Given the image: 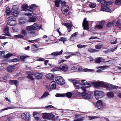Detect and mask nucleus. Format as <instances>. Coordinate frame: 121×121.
Returning a JSON list of instances; mask_svg holds the SVG:
<instances>
[{
  "label": "nucleus",
  "instance_id": "nucleus-1",
  "mask_svg": "<svg viewBox=\"0 0 121 121\" xmlns=\"http://www.w3.org/2000/svg\"><path fill=\"white\" fill-rule=\"evenodd\" d=\"M39 28V25L35 23L32 25L28 26L26 27V29L30 32V34H35V30Z\"/></svg>",
  "mask_w": 121,
  "mask_h": 121
},
{
  "label": "nucleus",
  "instance_id": "nucleus-2",
  "mask_svg": "<svg viewBox=\"0 0 121 121\" xmlns=\"http://www.w3.org/2000/svg\"><path fill=\"white\" fill-rule=\"evenodd\" d=\"M42 116L44 119L53 120L55 119V116L52 113H43L42 114Z\"/></svg>",
  "mask_w": 121,
  "mask_h": 121
},
{
  "label": "nucleus",
  "instance_id": "nucleus-3",
  "mask_svg": "<svg viewBox=\"0 0 121 121\" xmlns=\"http://www.w3.org/2000/svg\"><path fill=\"white\" fill-rule=\"evenodd\" d=\"M22 7L23 10L28 12L26 13V15L29 17H31L34 14L32 11L29 9H27L28 8V6L26 4H23L22 5Z\"/></svg>",
  "mask_w": 121,
  "mask_h": 121
},
{
  "label": "nucleus",
  "instance_id": "nucleus-4",
  "mask_svg": "<svg viewBox=\"0 0 121 121\" xmlns=\"http://www.w3.org/2000/svg\"><path fill=\"white\" fill-rule=\"evenodd\" d=\"M16 24L17 21L14 17L12 16L8 17V25L13 26Z\"/></svg>",
  "mask_w": 121,
  "mask_h": 121
},
{
  "label": "nucleus",
  "instance_id": "nucleus-5",
  "mask_svg": "<svg viewBox=\"0 0 121 121\" xmlns=\"http://www.w3.org/2000/svg\"><path fill=\"white\" fill-rule=\"evenodd\" d=\"M21 117L25 121H29L30 120L31 115L29 113H22L20 114Z\"/></svg>",
  "mask_w": 121,
  "mask_h": 121
},
{
  "label": "nucleus",
  "instance_id": "nucleus-6",
  "mask_svg": "<svg viewBox=\"0 0 121 121\" xmlns=\"http://www.w3.org/2000/svg\"><path fill=\"white\" fill-rule=\"evenodd\" d=\"M56 82L60 85H63L65 84V81L63 78L61 76L57 77L56 78Z\"/></svg>",
  "mask_w": 121,
  "mask_h": 121
},
{
  "label": "nucleus",
  "instance_id": "nucleus-7",
  "mask_svg": "<svg viewBox=\"0 0 121 121\" xmlns=\"http://www.w3.org/2000/svg\"><path fill=\"white\" fill-rule=\"evenodd\" d=\"M68 6L66 5H63L61 7V10L62 13L65 15L68 14V12L69 10Z\"/></svg>",
  "mask_w": 121,
  "mask_h": 121
},
{
  "label": "nucleus",
  "instance_id": "nucleus-8",
  "mask_svg": "<svg viewBox=\"0 0 121 121\" xmlns=\"http://www.w3.org/2000/svg\"><path fill=\"white\" fill-rule=\"evenodd\" d=\"M73 94L70 92H68L66 93L65 94H58L57 93L56 94V97H64L66 95V96L68 98H71Z\"/></svg>",
  "mask_w": 121,
  "mask_h": 121
},
{
  "label": "nucleus",
  "instance_id": "nucleus-9",
  "mask_svg": "<svg viewBox=\"0 0 121 121\" xmlns=\"http://www.w3.org/2000/svg\"><path fill=\"white\" fill-rule=\"evenodd\" d=\"M86 90L84 92L82 93V96L83 98L86 99H89L91 98V96L92 93H91L90 92H86Z\"/></svg>",
  "mask_w": 121,
  "mask_h": 121
},
{
  "label": "nucleus",
  "instance_id": "nucleus-10",
  "mask_svg": "<svg viewBox=\"0 0 121 121\" xmlns=\"http://www.w3.org/2000/svg\"><path fill=\"white\" fill-rule=\"evenodd\" d=\"M82 27L84 28L83 29L88 30L89 29L88 21H87L86 18H84L82 23Z\"/></svg>",
  "mask_w": 121,
  "mask_h": 121
},
{
  "label": "nucleus",
  "instance_id": "nucleus-11",
  "mask_svg": "<svg viewBox=\"0 0 121 121\" xmlns=\"http://www.w3.org/2000/svg\"><path fill=\"white\" fill-rule=\"evenodd\" d=\"M19 12V10H16L13 11H11L9 8H8V15L11 14L13 16L17 17L18 15Z\"/></svg>",
  "mask_w": 121,
  "mask_h": 121
},
{
  "label": "nucleus",
  "instance_id": "nucleus-12",
  "mask_svg": "<svg viewBox=\"0 0 121 121\" xmlns=\"http://www.w3.org/2000/svg\"><path fill=\"white\" fill-rule=\"evenodd\" d=\"M96 106L99 110H102L104 108L102 101L101 100L98 101L96 103Z\"/></svg>",
  "mask_w": 121,
  "mask_h": 121
},
{
  "label": "nucleus",
  "instance_id": "nucleus-13",
  "mask_svg": "<svg viewBox=\"0 0 121 121\" xmlns=\"http://www.w3.org/2000/svg\"><path fill=\"white\" fill-rule=\"evenodd\" d=\"M102 92L101 91H96L94 93L95 98L98 100L100 99L102 97Z\"/></svg>",
  "mask_w": 121,
  "mask_h": 121
},
{
  "label": "nucleus",
  "instance_id": "nucleus-14",
  "mask_svg": "<svg viewBox=\"0 0 121 121\" xmlns=\"http://www.w3.org/2000/svg\"><path fill=\"white\" fill-rule=\"evenodd\" d=\"M63 25L67 27L69 32H70L71 31V28L73 26L71 23H64Z\"/></svg>",
  "mask_w": 121,
  "mask_h": 121
},
{
  "label": "nucleus",
  "instance_id": "nucleus-15",
  "mask_svg": "<svg viewBox=\"0 0 121 121\" xmlns=\"http://www.w3.org/2000/svg\"><path fill=\"white\" fill-rule=\"evenodd\" d=\"M100 10L101 11L110 12L111 10L110 8L107 6L101 5Z\"/></svg>",
  "mask_w": 121,
  "mask_h": 121
},
{
  "label": "nucleus",
  "instance_id": "nucleus-16",
  "mask_svg": "<svg viewBox=\"0 0 121 121\" xmlns=\"http://www.w3.org/2000/svg\"><path fill=\"white\" fill-rule=\"evenodd\" d=\"M43 74L41 73H35L34 74V76L37 79H41L42 78Z\"/></svg>",
  "mask_w": 121,
  "mask_h": 121
},
{
  "label": "nucleus",
  "instance_id": "nucleus-17",
  "mask_svg": "<svg viewBox=\"0 0 121 121\" xmlns=\"http://www.w3.org/2000/svg\"><path fill=\"white\" fill-rule=\"evenodd\" d=\"M60 68L62 71L64 72H66L67 71L68 69V66L62 64L61 65Z\"/></svg>",
  "mask_w": 121,
  "mask_h": 121
},
{
  "label": "nucleus",
  "instance_id": "nucleus-18",
  "mask_svg": "<svg viewBox=\"0 0 121 121\" xmlns=\"http://www.w3.org/2000/svg\"><path fill=\"white\" fill-rule=\"evenodd\" d=\"M0 58H8V54L5 55V52L4 51H0Z\"/></svg>",
  "mask_w": 121,
  "mask_h": 121
},
{
  "label": "nucleus",
  "instance_id": "nucleus-19",
  "mask_svg": "<svg viewBox=\"0 0 121 121\" xmlns=\"http://www.w3.org/2000/svg\"><path fill=\"white\" fill-rule=\"evenodd\" d=\"M50 86L51 89H55L56 87V83L55 81L52 82L50 84Z\"/></svg>",
  "mask_w": 121,
  "mask_h": 121
},
{
  "label": "nucleus",
  "instance_id": "nucleus-20",
  "mask_svg": "<svg viewBox=\"0 0 121 121\" xmlns=\"http://www.w3.org/2000/svg\"><path fill=\"white\" fill-rule=\"evenodd\" d=\"M100 87H102L106 88H109V85L107 83L104 82L100 81Z\"/></svg>",
  "mask_w": 121,
  "mask_h": 121
},
{
  "label": "nucleus",
  "instance_id": "nucleus-21",
  "mask_svg": "<svg viewBox=\"0 0 121 121\" xmlns=\"http://www.w3.org/2000/svg\"><path fill=\"white\" fill-rule=\"evenodd\" d=\"M82 84L83 85L86 86L84 87H90L91 86V84L90 83L88 82H86L85 80H82Z\"/></svg>",
  "mask_w": 121,
  "mask_h": 121
},
{
  "label": "nucleus",
  "instance_id": "nucleus-22",
  "mask_svg": "<svg viewBox=\"0 0 121 121\" xmlns=\"http://www.w3.org/2000/svg\"><path fill=\"white\" fill-rule=\"evenodd\" d=\"M9 83L11 84H14L16 86H18V81L16 80H10L9 81Z\"/></svg>",
  "mask_w": 121,
  "mask_h": 121
},
{
  "label": "nucleus",
  "instance_id": "nucleus-23",
  "mask_svg": "<svg viewBox=\"0 0 121 121\" xmlns=\"http://www.w3.org/2000/svg\"><path fill=\"white\" fill-rule=\"evenodd\" d=\"M46 76L48 79L50 80H52L54 78V76L51 73L47 74Z\"/></svg>",
  "mask_w": 121,
  "mask_h": 121
},
{
  "label": "nucleus",
  "instance_id": "nucleus-24",
  "mask_svg": "<svg viewBox=\"0 0 121 121\" xmlns=\"http://www.w3.org/2000/svg\"><path fill=\"white\" fill-rule=\"evenodd\" d=\"M63 52V50H62L60 52H53L51 54L54 56H55L61 54Z\"/></svg>",
  "mask_w": 121,
  "mask_h": 121
},
{
  "label": "nucleus",
  "instance_id": "nucleus-25",
  "mask_svg": "<svg viewBox=\"0 0 121 121\" xmlns=\"http://www.w3.org/2000/svg\"><path fill=\"white\" fill-rule=\"evenodd\" d=\"M91 83L95 87L97 88L100 87V81L94 82Z\"/></svg>",
  "mask_w": 121,
  "mask_h": 121
},
{
  "label": "nucleus",
  "instance_id": "nucleus-26",
  "mask_svg": "<svg viewBox=\"0 0 121 121\" xmlns=\"http://www.w3.org/2000/svg\"><path fill=\"white\" fill-rule=\"evenodd\" d=\"M8 103H9V106L8 107V109H14L17 108V107L14 106H12V104H11L10 101L8 99Z\"/></svg>",
  "mask_w": 121,
  "mask_h": 121
},
{
  "label": "nucleus",
  "instance_id": "nucleus-27",
  "mask_svg": "<svg viewBox=\"0 0 121 121\" xmlns=\"http://www.w3.org/2000/svg\"><path fill=\"white\" fill-rule=\"evenodd\" d=\"M103 61L104 60L101 57L96 58L95 59V62L97 63H100V62H103Z\"/></svg>",
  "mask_w": 121,
  "mask_h": 121
},
{
  "label": "nucleus",
  "instance_id": "nucleus-28",
  "mask_svg": "<svg viewBox=\"0 0 121 121\" xmlns=\"http://www.w3.org/2000/svg\"><path fill=\"white\" fill-rule=\"evenodd\" d=\"M14 67L13 66H9L8 67V72H12L15 69Z\"/></svg>",
  "mask_w": 121,
  "mask_h": 121
},
{
  "label": "nucleus",
  "instance_id": "nucleus-29",
  "mask_svg": "<svg viewBox=\"0 0 121 121\" xmlns=\"http://www.w3.org/2000/svg\"><path fill=\"white\" fill-rule=\"evenodd\" d=\"M116 20H114L108 23L107 25V27H109L113 26V24L115 22Z\"/></svg>",
  "mask_w": 121,
  "mask_h": 121
},
{
  "label": "nucleus",
  "instance_id": "nucleus-30",
  "mask_svg": "<svg viewBox=\"0 0 121 121\" xmlns=\"http://www.w3.org/2000/svg\"><path fill=\"white\" fill-rule=\"evenodd\" d=\"M73 84L75 88L77 89L78 85L79 84V82L77 80H73L72 81Z\"/></svg>",
  "mask_w": 121,
  "mask_h": 121
},
{
  "label": "nucleus",
  "instance_id": "nucleus-31",
  "mask_svg": "<svg viewBox=\"0 0 121 121\" xmlns=\"http://www.w3.org/2000/svg\"><path fill=\"white\" fill-rule=\"evenodd\" d=\"M61 2L62 3H65V2H63L61 1H59L56 0L54 1L55 4L56 6L57 7H58L59 6V4Z\"/></svg>",
  "mask_w": 121,
  "mask_h": 121
},
{
  "label": "nucleus",
  "instance_id": "nucleus-32",
  "mask_svg": "<svg viewBox=\"0 0 121 121\" xmlns=\"http://www.w3.org/2000/svg\"><path fill=\"white\" fill-rule=\"evenodd\" d=\"M107 95L109 98H112L114 96L113 93L111 92H108L107 93Z\"/></svg>",
  "mask_w": 121,
  "mask_h": 121
},
{
  "label": "nucleus",
  "instance_id": "nucleus-33",
  "mask_svg": "<svg viewBox=\"0 0 121 121\" xmlns=\"http://www.w3.org/2000/svg\"><path fill=\"white\" fill-rule=\"evenodd\" d=\"M18 10V7L17 5H13L12 7V11H15Z\"/></svg>",
  "mask_w": 121,
  "mask_h": 121
},
{
  "label": "nucleus",
  "instance_id": "nucleus-34",
  "mask_svg": "<svg viewBox=\"0 0 121 121\" xmlns=\"http://www.w3.org/2000/svg\"><path fill=\"white\" fill-rule=\"evenodd\" d=\"M49 95V93L48 92H45L43 94V95L42 96L41 98H43L44 97H47Z\"/></svg>",
  "mask_w": 121,
  "mask_h": 121
},
{
  "label": "nucleus",
  "instance_id": "nucleus-35",
  "mask_svg": "<svg viewBox=\"0 0 121 121\" xmlns=\"http://www.w3.org/2000/svg\"><path fill=\"white\" fill-rule=\"evenodd\" d=\"M77 32H75L72 35L70 39L71 40H73L74 38L76 37L78 35Z\"/></svg>",
  "mask_w": 121,
  "mask_h": 121
},
{
  "label": "nucleus",
  "instance_id": "nucleus-36",
  "mask_svg": "<svg viewBox=\"0 0 121 121\" xmlns=\"http://www.w3.org/2000/svg\"><path fill=\"white\" fill-rule=\"evenodd\" d=\"M19 61V59L17 58H14L11 60H8V61L9 62H14L18 61Z\"/></svg>",
  "mask_w": 121,
  "mask_h": 121
},
{
  "label": "nucleus",
  "instance_id": "nucleus-37",
  "mask_svg": "<svg viewBox=\"0 0 121 121\" xmlns=\"http://www.w3.org/2000/svg\"><path fill=\"white\" fill-rule=\"evenodd\" d=\"M121 25V21L120 20H118L116 22L115 26H116L119 27Z\"/></svg>",
  "mask_w": 121,
  "mask_h": 121
},
{
  "label": "nucleus",
  "instance_id": "nucleus-38",
  "mask_svg": "<svg viewBox=\"0 0 121 121\" xmlns=\"http://www.w3.org/2000/svg\"><path fill=\"white\" fill-rule=\"evenodd\" d=\"M85 87H84V86L82 84L80 85H78L77 88L78 89L79 88H81L84 91H85V90H86V89L84 88Z\"/></svg>",
  "mask_w": 121,
  "mask_h": 121
},
{
  "label": "nucleus",
  "instance_id": "nucleus-39",
  "mask_svg": "<svg viewBox=\"0 0 121 121\" xmlns=\"http://www.w3.org/2000/svg\"><path fill=\"white\" fill-rule=\"evenodd\" d=\"M21 33L22 34L25 35H26L27 34V30H26L25 29H24L22 28V29Z\"/></svg>",
  "mask_w": 121,
  "mask_h": 121
},
{
  "label": "nucleus",
  "instance_id": "nucleus-40",
  "mask_svg": "<svg viewBox=\"0 0 121 121\" xmlns=\"http://www.w3.org/2000/svg\"><path fill=\"white\" fill-rule=\"evenodd\" d=\"M27 57L26 56H20V59L22 61H24L26 59Z\"/></svg>",
  "mask_w": 121,
  "mask_h": 121
},
{
  "label": "nucleus",
  "instance_id": "nucleus-41",
  "mask_svg": "<svg viewBox=\"0 0 121 121\" xmlns=\"http://www.w3.org/2000/svg\"><path fill=\"white\" fill-rule=\"evenodd\" d=\"M102 46H103V45L101 44H98L95 46V48L98 49L101 48Z\"/></svg>",
  "mask_w": 121,
  "mask_h": 121
},
{
  "label": "nucleus",
  "instance_id": "nucleus-42",
  "mask_svg": "<svg viewBox=\"0 0 121 121\" xmlns=\"http://www.w3.org/2000/svg\"><path fill=\"white\" fill-rule=\"evenodd\" d=\"M109 85V86H108L109 88H110V87L114 89H116L118 87V86H114L112 84H110V86L109 85Z\"/></svg>",
  "mask_w": 121,
  "mask_h": 121
},
{
  "label": "nucleus",
  "instance_id": "nucleus-43",
  "mask_svg": "<svg viewBox=\"0 0 121 121\" xmlns=\"http://www.w3.org/2000/svg\"><path fill=\"white\" fill-rule=\"evenodd\" d=\"M36 19V17H35L30 18L29 19V21L30 22H35Z\"/></svg>",
  "mask_w": 121,
  "mask_h": 121
},
{
  "label": "nucleus",
  "instance_id": "nucleus-44",
  "mask_svg": "<svg viewBox=\"0 0 121 121\" xmlns=\"http://www.w3.org/2000/svg\"><path fill=\"white\" fill-rule=\"evenodd\" d=\"M89 5L91 8H94L96 6V4L93 3H91L89 4Z\"/></svg>",
  "mask_w": 121,
  "mask_h": 121
},
{
  "label": "nucleus",
  "instance_id": "nucleus-45",
  "mask_svg": "<svg viewBox=\"0 0 121 121\" xmlns=\"http://www.w3.org/2000/svg\"><path fill=\"white\" fill-rule=\"evenodd\" d=\"M14 37H15L20 38H24V36L22 35L19 34L17 35H14Z\"/></svg>",
  "mask_w": 121,
  "mask_h": 121
},
{
  "label": "nucleus",
  "instance_id": "nucleus-46",
  "mask_svg": "<svg viewBox=\"0 0 121 121\" xmlns=\"http://www.w3.org/2000/svg\"><path fill=\"white\" fill-rule=\"evenodd\" d=\"M4 31L5 33V34H3L4 35H8V28L7 27H5L4 28Z\"/></svg>",
  "mask_w": 121,
  "mask_h": 121
},
{
  "label": "nucleus",
  "instance_id": "nucleus-47",
  "mask_svg": "<svg viewBox=\"0 0 121 121\" xmlns=\"http://www.w3.org/2000/svg\"><path fill=\"white\" fill-rule=\"evenodd\" d=\"M94 70L93 69H89L87 68H86L84 69H83V71L85 72H91L93 71Z\"/></svg>",
  "mask_w": 121,
  "mask_h": 121
},
{
  "label": "nucleus",
  "instance_id": "nucleus-48",
  "mask_svg": "<svg viewBox=\"0 0 121 121\" xmlns=\"http://www.w3.org/2000/svg\"><path fill=\"white\" fill-rule=\"evenodd\" d=\"M14 117V115L13 114H10L8 116V120H10L12 119Z\"/></svg>",
  "mask_w": 121,
  "mask_h": 121
},
{
  "label": "nucleus",
  "instance_id": "nucleus-49",
  "mask_svg": "<svg viewBox=\"0 0 121 121\" xmlns=\"http://www.w3.org/2000/svg\"><path fill=\"white\" fill-rule=\"evenodd\" d=\"M87 45H82L80 44H78L77 45V46L78 48H84L86 47Z\"/></svg>",
  "mask_w": 121,
  "mask_h": 121
},
{
  "label": "nucleus",
  "instance_id": "nucleus-50",
  "mask_svg": "<svg viewBox=\"0 0 121 121\" xmlns=\"http://www.w3.org/2000/svg\"><path fill=\"white\" fill-rule=\"evenodd\" d=\"M85 119V118L84 117L79 118L75 120L74 121H82Z\"/></svg>",
  "mask_w": 121,
  "mask_h": 121
},
{
  "label": "nucleus",
  "instance_id": "nucleus-51",
  "mask_svg": "<svg viewBox=\"0 0 121 121\" xmlns=\"http://www.w3.org/2000/svg\"><path fill=\"white\" fill-rule=\"evenodd\" d=\"M59 41H62L63 43H64L65 41H67L66 39L64 37H61L60 39H59Z\"/></svg>",
  "mask_w": 121,
  "mask_h": 121
},
{
  "label": "nucleus",
  "instance_id": "nucleus-52",
  "mask_svg": "<svg viewBox=\"0 0 121 121\" xmlns=\"http://www.w3.org/2000/svg\"><path fill=\"white\" fill-rule=\"evenodd\" d=\"M80 54V53L78 52H72V56H74L79 55Z\"/></svg>",
  "mask_w": 121,
  "mask_h": 121
},
{
  "label": "nucleus",
  "instance_id": "nucleus-53",
  "mask_svg": "<svg viewBox=\"0 0 121 121\" xmlns=\"http://www.w3.org/2000/svg\"><path fill=\"white\" fill-rule=\"evenodd\" d=\"M88 52H96V50L95 49L92 48H90L88 50Z\"/></svg>",
  "mask_w": 121,
  "mask_h": 121
},
{
  "label": "nucleus",
  "instance_id": "nucleus-54",
  "mask_svg": "<svg viewBox=\"0 0 121 121\" xmlns=\"http://www.w3.org/2000/svg\"><path fill=\"white\" fill-rule=\"evenodd\" d=\"M116 4L117 5H120L121 4V0H116Z\"/></svg>",
  "mask_w": 121,
  "mask_h": 121
},
{
  "label": "nucleus",
  "instance_id": "nucleus-55",
  "mask_svg": "<svg viewBox=\"0 0 121 121\" xmlns=\"http://www.w3.org/2000/svg\"><path fill=\"white\" fill-rule=\"evenodd\" d=\"M108 66H99V68H101L102 69V70H104L106 68L108 67Z\"/></svg>",
  "mask_w": 121,
  "mask_h": 121
},
{
  "label": "nucleus",
  "instance_id": "nucleus-56",
  "mask_svg": "<svg viewBox=\"0 0 121 121\" xmlns=\"http://www.w3.org/2000/svg\"><path fill=\"white\" fill-rule=\"evenodd\" d=\"M95 27L97 29H101L103 28V26L99 24L95 26Z\"/></svg>",
  "mask_w": 121,
  "mask_h": 121
},
{
  "label": "nucleus",
  "instance_id": "nucleus-57",
  "mask_svg": "<svg viewBox=\"0 0 121 121\" xmlns=\"http://www.w3.org/2000/svg\"><path fill=\"white\" fill-rule=\"evenodd\" d=\"M100 2L103 5H105L106 1L104 0H101Z\"/></svg>",
  "mask_w": 121,
  "mask_h": 121
},
{
  "label": "nucleus",
  "instance_id": "nucleus-58",
  "mask_svg": "<svg viewBox=\"0 0 121 121\" xmlns=\"http://www.w3.org/2000/svg\"><path fill=\"white\" fill-rule=\"evenodd\" d=\"M90 120H92L99 118L98 117L96 116H90L89 117Z\"/></svg>",
  "mask_w": 121,
  "mask_h": 121
},
{
  "label": "nucleus",
  "instance_id": "nucleus-59",
  "mask_svg": "<svg viewBox=\"0 0 121 121\" xmlns=\"http://www.w3.org/2000/svg\"><path fill=\"white\" fill-rule=\"evenodd\" d=\"M36 5L35 4H33L29 6V7L30 9H34L35 7H36Z\"/></svg>",
  "mask_w": 121,
  "mask_h": 121
},
{
  "label": "nucleus",
  "instance_id": "nucleus-60",
  "mask_svg": "<svg viewBox=\"0 0 121 121\" xmlns=\"http://www.w3.org/2000/svg\"><path fill=\"white\" fill-rule=\"evenodd\" d=\"M59 69L58 68H54L53 69H52L51 71L53 72L55 71H59Z\"/></svg>",
  "mask_w": 121,
  "mask_h": 121
},
{
  "label": "nucleus",
  "instance_id": "nucleus-61",
  "mask_svg": "<svg viewBox=\"0 0 121 121\" xmlns=\"http://www.w3.org/2000/svg\"><path fill=\"white\" fill-rule=\"evenodd\" d=\"M66 60H58V64H60L62 63L63 62L65 61H66Z\"/></svg>",
  "mask_w": 121,
  "mask_h": 121
},
{
  "label": "nucleus",
  "instance_id": "nucleus-62",
  "mask_svg": "<svg viewBox=\"0 0 121 121\" xmlns=\"http://www.w3.org/2000/svg\"><path fill=\"white\" fill-rule=\"evenodd\" d=\"M112 2L111 1L106 2L105 5H111L112 4Z\"/></svg>",
  "mask_w": 121,
  "mask_h": 121
},
{
  "label": "nucleus",
  "instance_id": "nucleus-63",
  "mask_svg": "<svg viewBox=\"0 0 121 121\" xmlns=\"http://www.w3.org/2000/svg\"><path fill=\"white\" fill-rule=\"evenodd\" d=\"M46 108H48L49 109L50 108H53L54 107L52 105H49L45 107Z\"/></svg>",
  "mask_w": 121,
  "mask_h": 121
},
{
  "label": "nucleus",
  "instance_id": "nucleus-64",
  "mask_svg": "<svg viewBox=\"0 0 121 121\" xmlns=\"http://www.w3.org/2000/svg\"><path fill=\"white\" fill-rule=\"evenodd\" d=\"M39 114V113L36 112H33V117Z\"/></svg>",
  "mask_w": 121,
  "mask_h": 121
}]
</instances>
